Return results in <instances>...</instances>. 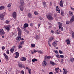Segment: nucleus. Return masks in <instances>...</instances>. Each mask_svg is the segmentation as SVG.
Segmentation results:
<instances>
[{
    "label": "nucleus",
    "instance_id": "f257e3e1",
    "mask_svg": "<svg viewBox=\"0 0 74 74\" xmlns=\"http://www.w3.org/2000/svg\"><path fill=\"white\" fill-rule=\"evenodd\" d=\"M18 66L20 69H23L25 68V66L23 64H22L21 62H18Z\"/></svg>",
    "mask_w": 74,
    "mask_h": 74
},
{
    "label": "nucleus",
    "instance_id": "f03ea898",
    "mask_svg": "<svg viewBox=\"0 0 74 74\" xmlns=\"http://www.w3.org/2000/svg\"><path fill=\"white\" fill-rule=\"evenodd\" d=\"M3 27L5 28V30H6L7 32H10V30L11 27V26L10 25H8L6 26Z\"/></svg>",
    "mask_w": 74,
    "mask_h": 74
},
{
    "label": "nucleus",
    "instance_id": "7ed1b4c3",
    "mask_svg": "<svg viewBox=\"0 0 74 74\" xmlns=\"http://www.w3.org/2000/svg\"><path fill=\"white\" fill-rule=\"evenodd\" d=\"M47 17L48 20H49L50 21H52L53 19V18L52 17V16L50 14L47 15Z\"/></svg>",
    "mask_w": 74,
    "mask_h": 74
},
{
    "label": "nucleus",
    "instance_id": "20e7f679",
    "mask_svg": "<svg viewBox=\"0 0 74 74\" xmlns=\"http://www.w3.org/2000/svg\"><path fill=\"white\" fill-rule=\"evenodd\" d=\"M58 42V41L57 40H55L54 42H53L52 43V45L53 46H54V47L55 48L57 46V43Z\"/></svg>",
    "mask_w": 74,
    "mask_h": 74
},
{
    "label": "nucleus",
    "instance_id": "39448f33",
    "mask_svg": "<svg viewBox=\"0 0 74 74\" xmlns=\"http://www.w3.org/2000/svg\"><path fill=\"white\" fill-rule=\"evenodd\" d=\"M5 34V32L3 29H0V36H3Z\"/></svg>",
    "mask_w": 74,
    "mask_h": 74
},
{
    "label": "nucleus",
    "instance_id": "423d86ee",
    "mask_svg": "<svg viewBox=\"0 0 74 74\" xmlns=\"http://www.w3.org/2000/svg\"><path fill=\"white\" fill-rule=\"evenodd\" d=\"M12 16L14 19L16 18V12H14L13 13Z\"/></svg>",
    "mask_w": 74,
    "mask_h": 74
},
{
    "label": "nucleus",
    "instance_id": "0eeeda50",
    "mask_svg": "<svg viewBox=\"0 0 74 74\" xmlns=\"http://www.w3.org/2000/svg\"><path fill=\"white\" fill-rule=\"evenodd\" d=\"M4 15L3 14H0V19H1V21H2V20H3V19H4Z\"/></svg>",
    "mask_w": 74,
    "mask_h": 74
},
{
    "label": "nucleus",
    "instance_id": "6e6552de",
    "mask_svg": "<svg viewBox=\"0 0 74 74\" xmlns=\"http://www.w3.org/2000/svg\"><path fill=\"white\" fill-rule=\"evenodd\" d=\"M74 21V16H73L71 18L70 22V23H72Z\"/></svg>",
    "mask_w": 74,
    "mask_h": 74
},
{
    "label": "nucleus",
    "instance_id": "1a4fd4ad",
    "mask_svg": "<svg viewBox=\"0 0 74 74\" xmlns=\"http://www.w3.org/2000/svg\"><path fill=\"white\" fill-rule=\"evenodd\" d=\"M60 5L61 7H63V0H61L60 2Z\"/></svg>",
    "mask_w": 74,
    "mask_h": 74
},
{
    "label": "nucleus",
    "instance_id": "9d476101",
    "mask_svg": "<svg viewBox=\"0 0 74 74\" xmlns=\"http://www.w3.org/2000/svg\"><path fill=\"white\" fill-rule=\"evenodd\" d=\"M19 8L21 11H23V5H21L19 6Z\"/></svg>",
    "mask_w": 74,
    "mask_h": 74
},
{
    "label": "nucleus",
    "instance_id": "9b49d317",
    "mask_svg": "<svg viewBox=\"0 0 74 74\" xmlns=\"http://www.w3.org/2000/svg\"><path fill=\"white\" fill-rule=\"evenodd\" d=\"M22 29L23 30H24L25 31V32L27 33V34H29V32L28 31V30L26 29L25 28H24L23 27H22Z\"/></svg>",
    "mask_w": 74,
    "mask_h": 74
},
{
    "label": "nucleus",
    "instance_id": "f8f14e48",
    "mask_svg": "<svg viewBox=\"0 0 74 74\" xmlns=\"http://www.w3.org/2000/svg\"><path fill=\"white\" fill-rule=\"evenodd\" d=\"M47 62L45 61H44L42 63V64L44 67H45L46 66V64H47Z\"/></svg>",
    "mask_w": 74,
    "mask_h": 74
},
{
    "label": "nucleus",
    "instance_id": "ddd939ff",
    "mask_svg": "<svg viewBox=\"0 0 74 74\" xmlns=\"http://www.w3.org/2000/svg\"><path fill=\"white\" fill-rule=\"evenodd\" d=\"M58 23L59 25V26H58L59 28V29H60V27H62V23H61L59 22H58Z\"/></svg>",
    "mask_w": 74,
    "mask_h": 74
},
{
    "label": "nucleus",
    "instance_id": "4468645a",
    "mask_svg": "<svg viewBox=\"0 0 74 74\" xmlns=\"http://www.w3.org/2000/svg\"><path fill=\"white\" fill-rule=\"evenodd\" d=\"M16 40L17 41H20L21 39V36H18L16 38Z\"/></svg>",
    "mask_w": 74,
    "mask_h": 74
},
{
    "label": "nucleus",
    "instance_id": "2eb2a0df",
    "mask_svg": "<svg viewBox=\"0 0 74 74\" xmlns=\"http://www.w3.org/2000/svg\"><path fill=\"white\" fill-rule=\"evenodd\" d=\"M3 55L5 56V58L6 60H8V57L7 55H6L5 53H4Z\"/></svg>",
    "mask_w": 74,
    "mask_h": 74
},
{
    "label": "nucleus",
    "instance_id": "dca6fc26",
    "mask_svg": "<svg viewBox=\"0 0 74 74\" xmlns=\"http://www.w3.org/2000/svg\"><path fill=\"white\" fill-rule=\"evenodd\" d=\"M21 60L22 61L25 62V61H26V58L25 57H22L21 58Z\"/></svg>",
    "mask_w": 74,
    "mask_h": 74
},
{
    "label": "nucleus",
    "instance_id": "f3484780",
    "mask_svg": "<svg viewBox=\"0 0 74 74\" xmlns=\"http://www.w3.org/2000/svg\"><path fill=\"white\" fill-rule=\"evenodd\" d=\"M32 15L31 13H29L28 14V17L31 18L32 17Z\"/></svg>",
    "mask_w": 74,
    "mask_h": 74
},
{
    "label": "nucleus",
    "instance_id": "a211bd4d",
    "mask_svg": "<svg viewBox=\"0 0 74 74\" xmlns=\"http://www.w3.org/2000/svg\"><path fill=\"white\" fill-rule=\"evenodd\" d=\"M53 39H54V38H53V37H51L49 40V42H51L53 40Z\"/></svg>",
    "mask_w": 74,
    "mask_h": 74
},
{
    "label": "nucleus",
    "instance_id": "6ab92c4d",
    "mask_svg": "<svg viewBox=\"0 0 74 74\" xmlns=\"http://www.w3.org/2000/svg\"><path fill=\"white\" fill-rule=\"evenodd\" d=\"M15 53L16 55L15 57V58H18L19 57V53L16 52Z\"/></svg>",
    "mask_w": 74,
    "mask_h": 74
},
{
    "label": "nucleus",
    "instance_id": "aec40b11",
    "mask_svg": "<svg viewBox=\"0 0 74 74\" xmlns=\"http://www.w3.org/2000/svg\"><path fill=\"white\" fill-rule=\"evenodd\" d=\"M20 3L21 5H23V4H24V1H23V0H20Z\"/></svg>",
    "mask_w": 74,
    "mask_h": 74
},
{
    "label": "nucleus",
    "instance_id": "412c9836",
    "mask_svg": "<svg viewBox=\"0 0 74 74\" xmlns=\"http://www.w3.org/2000/svg\"><path fill=\"white\" fill-rule=\"evenodd\" d=\"M50 58H51V57H50V56H45V59H49Z\"/></svg>",
    "mask_w": 74,
    "mask_h": 74
},
{
    "label": "nucleus",
    "instance_id": "4be33fe9",
    "mask_svg": "<svg viewBox=\"0 0 74 74\" xmlns=\"http://www.w3.org/2000/svg\"><path fill=\"white\" fill-rule=\"evenodd\" d=\"M28 24L27 23H25L24 24V28H26V27H28Z\"/></svg>",
    "mask_w": 74,
    "mask_h": 74
},
{
    "label": "nucleus",
    "instance_id": "5701e85b",
    "mask_svg": "<svg viewBox=\"0 0 74 74\" xmlns=\"http://www.w3.org/2000/svg\"><path fill=\"white\" fill-rule=\"evenodd\" d=\"M73 12L71 11L69 12V14L70 16H72L73 15Z\"/></svg>",
    "mask_w": 74,
    "mask_h": 74
},
{
    "label": "nucleus",
    "instance_id": "b1692460",
    "mask_svg": "<svg viewBox=\"0 0 74 74\" xmlns=\"http://www.w3.org/2000/svg\"><path fill=\"white\" fill-rule=\"evenodd\" d=\"M5 8V7L4 6H2L0 7V10H4Z\"/></svg>",
    "mask_w": 74,
    "mask_h": 74
},
{
    "label": "nucleus",
    "instance_id": "393cba45",
    "mask_svg": "<svg viewBox=\"0 0 74 74\" xmlns=\"http://www.w3.org/2000/svg\"><path fill=\"white\" fill-rule=\"evenodd\" d=\"M66 41L67 44L68 45L70 44V40H69V39L67 40Z\"/></svg>",
    "mask_w": 74,
    "mask_h": 74
},
{
    "label": "nucleus",
    "instance_id": "a878e982",
    "mask_svg": "<svg viewBox=\"0 0 74 74\" xmlns=\"http://www.w3.org/2000/svg\"><path fill=\"white\" fill-rule=\"evenodd\" d=\"M38 52V53H41V54H42L43 53V52H42V51H41V50H38L37 51Z\"/></svg>",
    "mask_w": 74,
    "mask_h": 74
},
{
    "label": "nucleus",
    "instance_id": "bb28decb",
    "mask_svg": "<svg viewBox=\"0 0 74 74\" xmlns=\"http://www.w3.org/2000/svg\"><path fill=\"white\" fill-rule=\"evenodd\" d=\"M61 14L62 16H64V11H63V10H61Z\"/></svg>",
    "mask_w": 74,
    "mask_h": 74
},
{
    "label": "nucleus",
    "instance_id": "cd10ccee",
    "mask_svg": "<svg viewBox=\"0 0 74 74\" xmlns=\"http://www.w3.org/2000/svg\"><path fill=\"white\" fill-rule=\"evenodd\" d=\"M10 51L12 53H13L14 51V49L13 48H11L10 49Z\"/></svg>",
    "mask_w": 74,
    "mask_h": 74
},
{
    "label": "nucleus",
    "instance_id": "c85d7f7f",
    "mask_svg": "<svg viewBox=\"0 0 74 74\" xmlns=\"http://www.w3.org/2000/svg\"><path fill=\"white\" fill-rule=\"evenodd\" d=\"M24 41L22 40L21 41V42L19 43L20 45H23L24 44Z\"/></svg>",
    "mask_w": 74,
    "mask_h": 74
},
{
    "label": "nucleus",
    "instance_id": "c756f323",
    "mask_svg": "<svg viewBox=\"0 0 74 74\" xmlns=\"http://www.w3.org/2000/svg\"><path fill=\"white\" fill-rule=\"evenodd\" d=\"M56 11L57 13H60V9H56Z\"/></svg>",
    "mask_w": 74,
    "mask_h": 74
},
{
    "label": "nucleus",
    "instance_id": "7c9ffc66",
    "mask_svg": "<svg viewBox=\"0 0 74 74\" xmlns=\"http://www.w3.org/2000/svg\"><path fill=\"white\" fill-rule=\"evenodd\" d=\"M35 61H37V59H36L34 58V59H33L32 60V62H35Z\"/></svg>",
    "mask_w": 74,
    "mask_h": 74
},
{
    "label": "nucleus",
    "instance_id": "2f4dec72",
    "mask_svg": "<svg viewBox=\"0 0 74 74\" xmlns=\"http://www.w3.org/2000/svg\"><path fill=\"white\" fill-rule=\"evenodd\" d=\"M11 3H10L8 5L7 7L8 8L11 7Z\"/></svg>",
    "mask_w": 74,
    "mask_h": 74
},
{
    "label": "nucleus",
    "instance_id": "473e14b6",
    "mask_svg": "<svg viewBox=\"0 0 74 74\" xmlns=\"http://www.w3.org/2000/svg\"><path fill=\"white\" fill-rule=\"evenodd\" d=\"M68 73V71H64L63 72V74H67Z\"/></svg>",
    "mask_w": 74,
    "mask_h": 74
},
{
    "label": "nucleus",
    "instance_id": "72a5a7b5",
    "mask_svg": "<svg viewBox=\"0 0 74 74\" xmlns=\"http://www.w3.org/2000/svg\"><path fill=\"white\" fill-rule=\"evenodd\" d=\"M39 36L38 35H37L35 37V39L36 40H38L39 39Z\"/></svg>",
    "mask_w": 74,
    "mask_h": 74
},
{
    "label": "nucleus",
    "instance_id": "f704fd0d",
    "mask_svg": "<svg viewBox=\"0 0 74 74\" xmlns=\"http://www.w3.org/2000/svg\"><path fill=\"white\" fill-rule=\"evenodd\" d=\"M50 64H52V65H55V63H54V62H53L52 61L50 62Z\"/></svg>",
    "mask_w": 74,
    "mask_h": 74
},
{
    "label": "nucleus",
    "instance_id": "c9c22d12",
    "mask_svg": "<svg viewBox=\"0 0 74 74\" xmlns=\"http://www.w3.org/2000/svg\"><path fill=\"white\" fill-rule=\"evenodd\" d=\"M28 72L29 74H31V73H32V71H31V69H29Z\"/></svg>",
    "mask_w": 74,
    "mask_h": 74
},
{
    "label": "nucleus",
    "instance_id": "e433bc0d",
    "mask_svg": "<svg viewBox=\"0 0 74 74\" xmlns=\"http://www.w3.org/2000/svg\"><path fill=\"white\" fill-rule=\"evenodd\" d=\"M56 34H60V33L59 32V31H58V30H56Z\"/></svg>",
    "mask_w": 74,
    "mask_h": 74
},
{
    "label": "nucleus",
    "instance_id": "4c0bfd02",
    "mask_svg": "<svg viewBox=\"0 0 74 74\" xmlns=\"http://www.w3.org/2000/svg\"><path fill=\"white\" fill-rule=\"evenodd\" d=\"M31 47H32V48H33V47H35V44H31Z\"/></svg>",
    "mask_w": 74,
    "mask_h": 74
},
{
    "label": "nucleus",
    "instance_id": "58836bf2",
    "mask_svg": "<svg viewBox=\"0 0 74 74\" xmlns=\"http://www.w3.org/2000/svg\"><path fill=\"white\" fill-rule=\"evenodd\" d=\"M34 14L36 15H38V12H37L36 11H35L34 12Z\"/></svg>",
    "mask_w": 74,
    "mask_h": 74
},
{
    "label": "nucleus",
    "instance_id": "ea45409f",
    "mask_svg": "<svg viewBox=\"0 0 74 74\" xmlns=\"http://www.w3.org/2000/svg\"><path fill=\"white\" fill-rule=\"evenodd\" d=\"M42 3L44 7H45V5L46 4V3H45V2H44Z\"/></svg>",
    "mask_w": 74,
    "mask_h": 74
},
{
    "label": "nucleus",
    "instance_id": "a19ab883",
    "mask_svg": "<svg viewBox=\"0 0 74 74\" xmlns=\"http://www.w3.org/2000/svg\"><path fill=\"white\" fill-rule=\"evenodd\" d=\"M72 36L73 38L74 39V32H73L72 33Z\"/></svg>",
    "mask_w": 74,
    "mask_h": 74
},
{
    "label": "nucleus",
    "instance_id": "79ce46f5",
    "mask_svg": "<svg viewBox=\"0 0 74 74\" xmlns=\"http://www.w3.org/2000/svg\"><path fill=\"white\" fill-rule=\"evenodd\" d=\"M6 23H7V24L9 23H10V21H9L8 20H6Z\"/></svg>",
    "mask_w": 74,
    "mask_h": 74
},
{
    "label": "nucleus",
    "instance_id": "37998d69",
    "mask_svg": "<svg viewBox=\"0 0 74 74\" xmlns=\"http://www.w3.org/2000/svg\"><path fill=\"white\" fill-rule=\"evenodd\" d=\"M21 73L22 74H25V73H24V71H21Z\"/></svg>",
    "mask_w": 74,
    "mask_h": 74
},
{
    "label": "nucleus",
    "instance_id": "c03bdc74",
    "mask_svg": "<svg viewBox=\"0 0 74 74\" xmlns=\"http://www.w3.org/2000/svg\"><path fill=\"white\" fill-rule=\"evenodd\" d=\"M59 52L60 53V54H62L63 53V51H62L61 50H59Z\"/></svg>",
    "mask_w": 74,
    "mask_h": 74
},
{
    "label": "nucleus",
    "instance_id": "a18cd8bd",
    "mask_svg": "<svg viewBox=\"0 0 74 74\" xmlns=\"http://www.w3.org/2000/svg\"><path fill=\"white\" fill-rule=\"evenodd\" d=\"M18 32H22V30H21V29H20V28H18Z\"/></svg>",
    "mask_w": 74,
    "mask_h": 74
},
{
    "label": "nucleus",
    "instance_id": "49530a36",
    "mask_svg": "<svg viewBox=\"0 0 74 74\" xmlns=\"http://www.w3.org/2000/svg\"><path fill=\"white\" fill-rule=\"evenodd\" d=\"M59 69V68H57L56 69H55V71H58Z\"/></svg>",
    "mask_w": 74,
    "mask_h": 74
},
{
    "label": "nucleus",
    "instance_id": "de8ad7c7",
    "mask_svg": "<svg viewBox=\"0 0 74 74\" xmlns=\"http://www.w3.org/2000/svg\"><path fill=\"white\" fill-rule=\"evenodd\" d=\"M50 42H49V41H48V45H49V46L50 47H51V44L50 43Z\"/></svg>",
    "mask_w": 74,
    "mask_h": 74
},
{
    "label": "nucleus",
    "instance_id": "09e8293b",
    "mask_svg": "<svg viewBox=\"0 0 74 74\" xmlns=\"http://www.w3.org/2000/svg\"><path fill=\"white\" fill-rule=\"evenodd\" d=\"M21 32H18V34L19 36H21Z\"/></svg>",
    "mask_w": 74,
    "mask_h": 74
},
{
    "label": "nucleus",
    "instance_id": "8fccbe9b",
    "mask_svg": "<svg viewBox=\"0 0 74 74\" xmlns=\"http://www.w3.org/2000/svg\"><path fill=\"white\" fill-rule=\"evenodd\" d=\"M70 23V22L69 21H67L66 22V24H67V25H68Z\"/></svg>",
    "mask_w": 74,
    "mask_h": 74
},
{
    "label": "nucleus",
    "instance_id": "3c124183",
    "mask_svg": "<svg viewBox=\"0 0 74 74\" xmlns=\"http://www.w3.org/2000/svg\"><path fill=\"white\" fill-rule=\"evenodd\" d=\"M60 57H61V58H64V56L63 55H60Z\"/></svg>",
    "mask_w": 74,
    "mask_h": 74
},
{
    "label": "nucleus",
    "instance_id": "603ef678",
    "mask_svg": "<svg viewBox=\"0 0 74 74\" xmlns=\"http://www.w3.org/2000/svg\"><path fill=\"white\" fill-rule=\"evenodd\" d=\"M39 18L40 20H42V19H43L42 17H41L40 16L39 17Z\"/></svg>",
    "mask_w": 74,
    "mask_h": 74
},
{
    "label": "nucleus",
    "instance_id": "864d4df0",
    "mask_svg": "<svg viewBox=\"0 0 74 74\" xmlns=\"http://www.w3.org/2000/svg\"><path fill=\"white\" fill-rule=\"evenodd\" d=\"M6 52L7 54H9V50L8 49L6 51Z\"/></svg>",
    "mask_w": 74,
    "mask_h": 74
},
{
    "label": "nucleus",
    "instance_id": "5fc2aeb1",
    "mask_svg": "<svg viewBox=\"0 0 74 74\" xmlns=\"http://www.w3.org/2000/svg\"><path fill=\"white\" fill-rule=\"evenodd\" d=\"M63 59H61V62L62 63V64H63Z\"/></svg>",
    "mask_w": 74,
    "mask_h": 74
},
{
    "label": "nucleus",
    "instance_id": "6e6d98bb",
    "mask_svg": "<svg viewBox=\"0 0 74 74\" xmlns=\"http://www.w3.org/2000/svg\"><path fill=\"white\" fill-rule=\"evenodd\" d=\"M54 52L55 53H58V51L57 50L55 51H55H54Z\"/></svg>",
    "mask_w": 74,
    "mask_h": 74
},
{
    "label": "nucleus",
    "instance_id": "4d7b16f0",
    "mask_svg": "<svg viewBox=\"0 0 74 74\" xmlns=\"http://www.w3.org/2000/svg\"><path fill=\"white\" fill-rule=\"evenodd\" d=\"M57 58H60V56H59V55H57L56 56Z\"/></svg>",
    "mask_w": 74,
    "mask_h": 74
},
{
    "label": "nucleus",
    "instance_id": "13d9d810",
    "mask_svg": "<svg viewBox=\"0 0 74 74\" xmlns=\"http://www.w3.org/2000/svg\"><path fill=\"white\" fill-rule=\"evenodd\" d=\"M60 29H61V31H63V27H60Z\"/></svg>",
    "mask_w": 74,
    "mask_h": 74
},
{
    "label": "nucleus",
    "instance_id": "bf43d9fd",
    "mask_svg": "<svg viewBox=\"0 0 74 74\" xmlns=\"http://www.w3.org/2000/svg\"><path fill=\"white\" fill-rule=\"evenodd\" d=\"M1 48L2 50H4L5 49V47L4 46H3Z\"/></svg>",
    "mask_w": 74,
    "mask_h": 74
},
{
    "label": "nucleus",
    "instance_id": "052dcab7",
    "mask_svg": "<svg viewBox=\"0 0 74 74\" xmlns=\"http://www.w3.org/2000/svg\"><path fill=\"white\" fill-rule=\"evenodd\" d=\"M51 33H53V34H54V31L51 30Z\"/></svg>",
    "mask_w": 74,
    "mask_h": 74
},
{
    "label": "nucleus",
    "instance_id": "680f3d73",
    "mask_svg": "<svg viewBox=\"0 0 74 74\" xmlns=\"http://www.w3.org/2000/svg\"><path fill=\"white\" fill-rule=\"evenodd\" d=\"M71 8L72 10H73V11H74V9L72 7H71Z\"/></svg>",
    "mask_w": 74,
    "mask_h": 74
},
{
    "label": "nucleus",
    "instance_id": "e2e57ef3",
    "mask_svg": "<svg viewBox=\"0 0 74 74\" xmlns=\"http://www.w3.org/2000/svg\"><path fill=\"white\" fill-rule=\"evenodd\" d=\"M18 47L19 48H22V46H21V45H19L18 46Z\"/></svg>",
    "mask_w": 74,
    "mask_h": 74
},
{
    "label": "nucleus",
    "instance_id": "0e129e2a",
    "mask_svg": "<svg viewBox=\"0 0 74 74\" xmlns=\"http://www.w3.org/2000/svg\"><path fill=\"white\" fill-rule=\"evenodd\" d=\"M33 25V23H30V25L31 26H32Z\"/></svg>",
    "mask_w": 74,
    "mask_h": 74
},
{
    "label": "nucleus",
    "instance_id": "69168bd1",
    "mask_svg": "<svg viewBox=\"0 0 74 74\" xmlns=\"http://www.w3.org/2000/svg\"><path fill=\"white\" fill-rule=\"evenodd\" d=\"M27 62H28V63H30L31 62V61H30V60H27Z\"/></svg>",
    "mask_w": 74,
    "mask_h": 74
},
{
    "label": "nucleus",
    "instance_id": "338daca9",
    "mask_svg": "<svg viewBox=\"0 0 74 74\" xmlns=\"http://www.w3.org/2000/svg\"><path fill=\"white\" fill-rule=\"evenodd\" d=\"M34 52L35 53H36V52H37V51L36 50H34Z\"/></svg>",
    "mask_w": 74,
    "mask_h": 74
},
{
    "label": "nucleus",
    "instance_id": "774afa93",
    "mask_svg": "<svg viewBox=\"0 0 74 74\" xmlns=\"http://www.w3.org/2000/svg\"><path fill=\"white\" fill-rule=\"evenodd\" d=\"M49 5H50V6H51V5H52V2L50 3Z\"/></svg>",
    "mask_w": 74,
    "mask_h": 74
}]
</instances>
